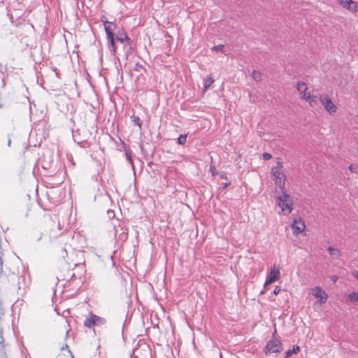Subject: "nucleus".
<instances>
[{
  "label": "nucleus",
  "mask_w": 358,
  "mask_h": 358,
  "mask_svg": "<svg viewBox=\"0 0 358 358\" xmlns=\"http://www.w3.org/2000/svg\"><path fill=\"white\" fill-rule=\"evenodd\" d=\"M278 205L284 215L289 214L293 209V199L289 194L282 192L281 195L277 197Z\"/></svg>",
  "instance_id": "f257e3e1"
},
{
  "label": "nucleus",
  "mask_w": 358,
  "mask_h": 358,
  "mask_svg": "<svg viewBox=\"0 0 358 358\" xmlns=\"http://www.w3.org/2000/svg\"><path fill=\"white\" fill-rule=\"evenodd\" d=\"M276 331L273 332L272 338L267 342L266 346L264 348L263 350L266 355L273 353H280L282 350L281 341L274 337Z\"/></svg>",
  "instance_id": "f03ea898"
},
{
  "label": "nucleus",
  "mask_w": 358,
  "mask_h": 358,
  "mask_svg": "<svg viewBox=\"0 0 358 358\" xmlns=\"http://www.w3.org/2000/svg\"><path fill=\"white\" fill-rule=\"evenodd\" d=\"M106 323V320L104 317L90 313L89 317L85 320L84 326L89 329H92L95 327L103 326Z\"/></svg>",
  "instance_id": "7ed1b4c3"
},
{
  "label": "nucleus",
  "mask_w": 358,
  "mask_h": 358,
  "mask_svg": "<svg viewBox=\"0 0 358 358\" xmlns=\"http://www.w3.org/2000/svg\"><path fill=\"white\" fill-rule=\"evenodd\" d=\"M318 100L329 114H334L336 112L337 108L328 94H320Z\"/></svg>",
  "instance_id": "20e7f679"
},
{
  "label": "nucleus",
  "mask_w": 358,
  "mask_h": 358,
  "mask_svg": "<svg viewBox=\"0 0 358 358\" xmlns=\"http://www.w3.org/2000/svg\"><path fill=\"white\" fill-rule=\"evenodd\" d=\"M271 173L275 178V183L279 186L280 189L284 188L285 176L282 171V166L273 167L271 169Z\"/></svg>",
  "instance_id": "39448f33"
},
{
  "label": "nucleus",
  "mask_w": 358,
  "mask_h": 358,
  "mask_svg": "<svg viewBox=\"0 0 358 358\" xmlns=\"http://www.w3.org/2000/svg\"><path fill=\"white\" fill-rule=\"evenodd\" d=\"M280 277V272L279 267H277L276 265H274L268 275V278L264 283V287H266L268 285L277 281Z\"/></svg>",
  "instance_id": "423d86ee"
},
{
  "label": "nucleus",
  "mask_w": 358,
  "mask_h": 358,
  "mask_svg": "<svg viewBox=\"0 0 358 358\" xmlns=\"http://www.w3.org/2000/svg\"><path fill=\"white\" fill-rule=\"evenodd\" d=\"M103 24H104V29L107 35V38L109 41V43L113 47V52H115V38L113 33V28L112 26H113V23H110L108 21L103 20Z\"/></svg>",
  "instance_id": "0eeeda50"
},
{
  "label": "nucleus",
  "mask_w": 358,
  "mask_h": 358,
  "mask_svg": "<svg viewBox=\"0 0 358 358\" xmlns=\"http://www.w3.org/2000/svg\"><path fill=\"white\" fill-rule=\"evenodd\" d=\"M301 99L305 100L308 103L309 106L312 108H315L319 105L318 97L315 95L310 94V92H306L301 95Z\"/></svg>",
  "instance_id": "6e6552de"
},
{
  "label": "nucleus",
  "mask_w": 358,
  "mask_h": 358,
  "mask_svg": "<svg viewBox=\"0 0 358 358\" xmlns=\"http://www.w3.org/2000/svg\"><path fill=\"white\" fill-rule=\"evenodd\" d=\"M313 295L318 299L320 304L324 303L328 298L326 292L320 287H315L312 289Z\"/></svg>",
  "instance_id": "1a4fd4ad"
},
{
  "label": "nucleus",
  "mask_w": 358,
  "mask_h": 358,
  "mask_svg": "<svg viewBox=\"0 0 358 358\" xmlns=\"http://www.w3.org/2000/svg\"><path fill=\"white\" fill-rule=\"evenodd\" d=\"M337 2L344 8L355 13L357 10V3L353 0H336Z\"/></svg>",
  "instance_id": "9d476101"
},
{
  "label": "nucleus",
  "mask_w": 358,
  "mask_h": 358,
  "mask_svg": "<svg viewBox=\"0 0 358 358\" xmlns=\"http://www.w3.org/2000/svg\"><path fill=\"white\" fill-rule=\"evenodd\" d=\"M292 228L293 230V234L294 235H298L304 231L306 225L304 222L299 219L294 221L293 224H292Z\"/></svg>",
  "instance_id": "9b49d317"
},
{
  "label": "nucleus",
  "mask_w": 358,
  "mask_h": 358,
  "mask_svg": "<svg viewBox=\"0 0 358 358\" xmlns=\"http://www.w3.org/2000/svg\"><path fill=\"white\" fill-rule=\"evenodd\" d=\"M213 83H214V79L212 78V76H207L203 80V90L205 91H206L208 89H210L212 87V85L213 84Z\"/></svg>",
  "instance_id": "f8f14e48"
},
{
  "label": "nucleus",
  "mask_w": 358,
  "mask_h": 358,
  "mask_svg": "<svg viewBox=\"0 0 358 358\" xmlns=\"http://www.w3.org/2000/svg\"><path fill=\"white\" fill-rule=\"evenodd\" d=\"M308 87L305 83L303 82H299L297 83V90L300 93V95H302L303 93H306L307 92Z\"/></svg>",
  "instance_id": "ddd939ff"
},
{
  "label": "nucleus",
  "mask_w": 358,
  "mask_h": 358,
  "mask_svg": "<svg viewBox=\"0 0 358 358\" xmlns=\"http://www.w3.org/2000/svg\"><path fill=\"white\" fill-rule=\"evenodd\" d=\"M300 351V348L298 345L293 346L292 349L288 350L285 353V358L290 357L293 354H297Z\"/></svg>",
  "instance_id": "4468645a"
},
{
  "label": "nucleus",
  "mask_w": 358,
  "mask_h": 358,
  "mask_svg": "<svg viewBox=\"0 0 358 358\" xmlns=\"http://www.w3.org/2000/svg\"><path fill=\"white\" fill-rule=\"evenodd\" d=\"M116 40L123 43L126 41L129 40V37L124 32H119L116 36Z\"/></svg>",
  "instance_id": "2eb2a0df"
},
{
  "label": "nucleus",
  "mask_w": 358,
  "mask_h": 358,
  "mask_svg": "<svg viewBox=\"0 0 358 358\" xmlns=\"http://www.w3.org/2000/svg\"><path fill=\"white\" fill-rule=\"evenodd\" d=\"M328 251L329 252L330 255L333 257H337L340 255V251L337 248H334L329 246L328 248Z\"/></svg>",
  "instance_id": "dca6fc26"
},
{
  "label": "nucleus",
  "mask_w": 358,
  "mask_h": 358,
  "mask_svg": "<svg viewBox=\"0 0 358 358\" xmlns=\"http://www.w3.org/2000/svg\"><path fill=\"white\" fill-rule=\"evenodd\" d=\"M348 299L352 302L358 301V293L353 292L348 295Z\"/></svg>",
  "instance_id": "f3484780"
},
{
  "label": "nucleus",
  "mask_w": 358,
  "mask_h": 358,
  "mask_svg": "<svg viewBox=\"0 0 358 358\" xmlns=\"http://www.w3.org/2000/svg\"><path fill=\"white\" fill-rule=\"evenodd\" d=\"M187 141V135L181 134L178 138V143L180 145H185Z\"/></svg>",
  "instance_id": "a211bd4d"
},
{
  "label": "nucleus",
  "mask_w": 358,
  "mask_h": 358,
  "mask_svg": "<svg viewBox=\"0 0 358 358\" xmlns=\"http://www.w3.org/2000/svg\"><path fill=\"white\" fill-rule=\"evenodd\" d=\"M132 121L133 122L136 124L140 129H141L142 127V122L140 120V118L138 116L133 115L132 116Z\"/></svg>",
  "instance_id": "6ab92c4d"
},
{
  "label": "nucleus",
  "mask_w": 358,
  "mask_h": 358,
  "mask_svg": "<svg viewBox=\"0 0 358 358\" xmlns=\"http://www.w3.org/2000/svg\"><path fill=\"white\" fill-rule=\"evenodd\" d=\"M262 74L258 71H253L252 72V78L254 80L258 81L261 80Z\"/></svg>",
  "instance_id": "aec40b11"
},
{
  "label": "nucleus",
  "mask_w": 358,
  "mask_h": 358,
  "mask_svg": "<svg viewBox=\"0 0 358 358\" xmlns=\"http://www.w3.org/2000/svg\"><path fill=\"white\" fill-rule=\"evenodd\" d=\"M5 86V76L2 72L0 71V90Z\"/></svg>",
  "instance_id": "412c9836"
},
{
  "label": "nucleus",
  "mask_w": 358,
  "mask_h": 358,
  "mask_svg": "<svg viewBox=\"0 0 358 358\" xmlns=\"http://www.w3.org/2000/svg\"><path fill=\"white\" fill-rule=\"evenodd\" d=\"M126 157L127 160L129 162V163L134 166L132 159H131V150H126Z\"/></svg>",
  "instance_id": "4be33fe9"
},
{
  "label": "nucleus",
  "mask_w": 358,
  "mask_h": 358,
  "mask_svg": "<svg viewBox=\"0 0 358 358\" xmlns=\"http://www.w3.org/2000/svg\"><path fill=\"white\" fill-rule=\"evenodd\" d=\"M271 157H272V155H271L270 153H268V152H264V153L262 154V159H263L264 160H266H266H268V159H271Z\"/></svg>",
  "instance_id": "5701e85b"
},
{
  "label": "nucleus",
  "mask_w": 358,
  "mask_h": 358,
  "mask_svg": "<svg viewBox=\"0 0 358 358\" xmlns=\"http://www.w3.org/2000/svg\"><path fill=\"white\" fill-rule=\"evenodd\" d=\"M0 345L4 347V339L3 338V330L0 328Z\"/></svg>",
  "instance_id": "b1692460"
},
{
  "label": "nucleus",
  "mask_w": 358,
  "mask_h": 358,
  "mask_svg": "<svg viewBox=\"0 0 358 358\" xmlns=\"http://www.w3.org/2000/svg\"><path fill=\"white\" fill-rule=\"evenodd\" d=\"M210 171L212 173L213 176H215L217 174L215 166L213 164L210 165Z\"/></svg>",
  "instance_id": "393cba45"
},
{
  "label": "nucleus",
  "mask_w": 358,
  "mask_h": 358,
  "mask_svg": "<svg viewBox=\"0 0 358 358\" xmlns=\"http://www.w3.org/2000/svg\"><path fill=\"white\" fill-rule=\"evenodd\" d=\"M223 48H224L223 45H218L214 46L213 48V50L216 51V52H218V51H221Z\"/></svg>",
  "instance_id": "a878e982"
},
{
  "label": "nucleus",
  "mask_w": 358,
  "mask_h": 358,
  "mask_svg": "<svg viewBox=\"0 0 358 358\" xmlns=\"http://www.w3.org/2000/svg\"><path fill=\"white\" fill-rule=\"evenodd\" d=\"M60 234H61V233L57 232V231H55V230H52H52H51V231H50V236H52V237H57V236H58Z\"/></svg>",
  "instance_id": "bb28decb"
},
{
  "label": "nucleus",
  "mask_w": 358,
  "mask_h": 358,
  "mask_svg": "<svg viewBox=\"0 0 358 358\" xmlns=\"http://www.w3.org/2000/svg\"><path fill=\"white\" fill-rule=\"evenodd\" d=\"M281 290V287L280 286H276L273 290V294L277 295Z\"/></svg>",
  "instance_id": "cd10ccee"
},
{
  "label": "nucleus",
  "mask_w": 358,
  "mask_h": 358,
  "mask_svg": "<svg viewBox=\"0 0 358 358\" xmlns=\"http://www.w3.org/2000/svg\"><path fill=\"white\" fill-rule=\"evenodd\" d=\"M65 348H66V349H69V347H68V345H65V346H64V347H62V350H64ZM68 352L70 353V355H71V357H72V358H73V356L72 353L71 352V351H70L69 350H68Z\"/></svg>",
  "instance_id": "c85d7f7f"
},
{
  "label": "nucleus",
  "mask_w": 358,
  "mask_h": 358,
  "mask_svg": "<svg viewBox=\"0 0 358 358\" xmlns=\"http://www.w3.org/2000/svg\"><path fill=\"white\" fill-rule=\"evenodd\" d=\"M352 276H354L355 278L358 279V271H352Z\"/></svg>",
  "instance_id": "c756f323"
},
{
  "label": "nucleus",
  "mask_w": 358,
  "mask_h": 358,
  "mask_svg": "<svg viewBox=\"0 0 358 358\" xmlns=\"http://www.w3.org/2000/svg\"><path fill=\"white\" fill-rule=\"evenodd\" d=\"M331 280L334 281V282H336L337 280H338V277L336 276V275H334L331 277Z\"/></svg>",
  "instance_id": "7c9ffc66"
},
{
  "label": "nucleus",
  "mask_w": 358,
  "mask_h": 358,
  "mask_svg": "<svg viewBox=\"0 0 358 358\" xmlns=\"http://www.w3.org/2000/svg\"><path fill=\"white\" fill-rule=\"evenodd\" d=\"M349 169H350V170L352 172H353V171H355V168H354L353 165H350V166H349Z\"/></svg>",
  "instance_id": "2f4dec72"
},
{
  "label": "nucleus",
  "mask_w": 358,
  "mask_h": 358,
  "mask_svg": "<svg viewBox=\"0 0 358 358\" xmlns=\"http://www.w3.org/2000/svg\"><path fill=\"white\" fill-rule=\"evenodd\" d=\"M230 185V182H226L224 185V188H227Z\"/></svg>",
  "instance_id": "473e14b6"
},
{
  "label": "nucleus",
  "mask_w": 358,
  "mask_h": 358,
  "mask_svg": "<svg viewBox=\"0 0 358 358\" xmlns=\"http://www.w3.org/2000/svg\"><path fill=\"white\" fill-rule=\"evenodd\" d=\"M57 226L58 230L60 231L61 230V229H60V224L58 223Z\"/></svg>",
  "instance_id": "72a5a7b5"
},
{
  "label": "nucleus",
  "mask_w": 358,
  "mask_h": 358,
  "mask_svg": "<svg viewBox=\"0 0 358 358\" xmlns=\"http://www.w3.org/2000/svg\"><path fill=\"white\" fill-rule=\"evenodd\" d=\"M10 143H11V141H10V139H8V145L10 146Z\"/></svg>",
  "instance_id": "f704fd0d"
},
{
  "label": "nucleus",
  "mask_w": 358,
  "mask_h": 358,
  "mask_svg": "<svg viewBox=\"0 0 358 358\" xmlns=\"http://www.w3.org/2000/svg\"><path fill=\"white\" fill-rule=\"evenodd\" d=\"M76 278V275L74 273H73L72 276H71V278Z\"/></svg>",
  "instance_id": "c9c22d12"
},
{
  "label": "nucleus",
  "mask_w": 358,
  "mask_h": 358,
  "mask_svg": "<svg viewBox=\"0 0 358 358\" xmlns=\"http://www.w3.org/2000/svg\"><path fill=\"white\" fill-rule=\"evenodd\" d=\"M221 178H226L227 177H226V176H224V175H222Z\"/></svg>",
  "instance_id": "e433bc0d"
},
{
  "label": "nucleus",
  "mask_w": 358,
  "mask_h": 358,
  "mask_svg": "<svg viewBox=\"0 0 358 358\" xmlns=\"http://www.w3.org/2000/svg\"><path fill=\"white\" fill-rule=\"evenodd\" d=\"M357 152H358V146H357Z\"/></svg>",
  "instance_id": "4c0bfd02"
}]
</instances>
